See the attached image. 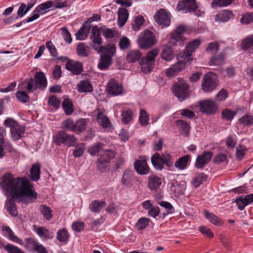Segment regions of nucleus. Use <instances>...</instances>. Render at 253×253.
Listing matches in <instances>:
<instances>
[{
	"instance_id": "1",
	"label": "nucleus",
	"mask_w": 253,
	"mask_h": 253,
	"mask_svg": "<svg viewBox=\"0 0 253 253\" xmlns=\"http://www.w3.org/2000/svg\"><path fill=\"white\" fill-rule=\"evenodd\" d=\"M3 185L10 198L5 202L8 212L13 216L18 215V211L14 200L28 204L36 201L38 193L33 189V186L29 180L24 177L14 178L10 173L4 174L2 177Z\"/></svg>"
},
{
	"instance_id": "2",
	"label": "nucleus",
	"mask_w": 253,
	"mask_h": 253,
	"mask_svg": "<svg viewBox=\"0 0 253 253\" xmlns=\"http://www.w3.org/2000/svg\"><path fill=\"white\" fill-rule=\"evenodd\" d=\"M91 46L92 48L101 53L98 64V68L103 70L109 68L112 62V57L116 51L115 44L110 43L105 46H100L99 48H96L94 46Z\"/></svg>"
},
{
	"instance_id": "3",
	"label": "nucleus",
	"mask_w": 253,
	"mask_h": 253,
	"mask_svg": "<svg viewBox=\"0 0 253 253\" xmlns=\"http://www.w3.org/2000/svg\"><path fill=\"white\" fill-rule=\"evenodd\" d=\"M151 161L152 165L157 170H162L164 165L170 167L173 163L171 156L168 153H162L161 155L156 153L152 155Z\"/></svg>"
},
{
	"instance_id": "4",
	"label": "nucleus",
	"mask_w": 253,
	"mask_h": 253,
	"mask_svg": "<svg viewBox=\"0 0 253 253\" xmlns=\"http://www.w3.org/2000/svg\"><path fill=\"white\" fill-rule=\"evenodd\" d=\"M159 53L158 48H154L149 51L146 56L143 57L140 61L141 71L144 74L150 73L153 69L155 59Z\"/></svg>"
},
{
	"instance_id": "5",
	"label": "nucleus",
	"mask_w": 253,
	"mask_h": 253,
	"mask_svg": "<svg viewBox=\"0 0 253 253\" xmlns=\"http://www.w3.org/2000/svg\"><path fill=\"white\" fill-rule=\"evenodd\" d=\"M54 142L58 145L65 144L68 147L75 146L77 144V139L73 134H68L65 131H58L53 137Z\"/></svg>"
},
{
	"instance_id": "6",
	"label": "nucleus",
	"mask_w": 253,
	"mask_h": 253,
	"mask_svg": "<svg viewBox=\"0 0 253 253\" xmlns=\"http://www.w3.org/2000/svg\"><path fill=\"white\" fill-rule=\"evenodd\" d=\"M171 89L173 94L181 101L189 96V85L183 80L175 82Z\"/></svg>"
},
{
	"instance_id": "7",
	"label": "nucleus",
	"mask_w": 253,
	"mask_h": 253,
	"mask_svg": "<svg viewBox=\"0 0 253 253\" xmlns=\"http://www.w3.org/2000/svg\"><path fill=\"white\" fill-rule=\"evenodd\" d=\"M155 43V36L154 34L149 30L144 31L140 35L138 39L139 46L142 49H148L152 46Z\"/></svg>"
},
{
	"instance_id": "8",
	"label": "nucleus",
	"mask_w": 253,
	"mask_h": 253,
	"mask_svg": "<svg viewBox=\"0 0 253 253\" xmlns=\"http://www.w3.org/2000/svg\"><path fill=\"white\" fill-rule=\"evenodd\" d=\"M186 27L183 25L178 26L175 31L170 35V37L169 41V45H176L177 42H182L185 40L183 36V34L186 32Z\"/></svg>"
},
{
	"instance_id": "9",
	"label": "nucleus",
	"mask_w": 253,
	"mask_h": 253,
	"mask_svg": "<svg viewBox=\"0 0 253 253\" xmlns=\"http://www.w3.org/2000/svg\"><path fill=\"white\" fill-rule=\"evenodd\" d=\"M200 110L201 112L207 114H213L217 110V105L212 99H206L199 103Z\"/></svg>"
},
{
	"instance_id": "10",
	"label": "nucleus",
	"mask_w": 253,
	"mask_h": 253,
	"mask_svg": "<svg viewBox=\"0 0 253 253\" xmlns=\"http://www.w3.org/2000/svg\"><path fill=\"white\" fill-rule=\"evenodd\" d=\"M198 8L196 0H180L179 1L176 9L184 13L195 11Z\"/></svg>"
},
{
	"instance_id": "11",
	"label": "nucleus",
	"mask_w": 253,
	"mask_h": 253,
	"mask_svg": "<svg viewBox=\"0 0 253 253\" xmlns=\"http://www.w3.org/2000/svg\"><path fill=\"white\" fill-rule=\"evenodd\" d=\"M201 44V41L199 39H195L187 45L183 53L180 55V58H183L184 60L188 62L190 59L192 53Z\"/></svg>"
},
{
	"instance_id": "12",
	"label": "nucleus",
	"mask_w": 253,
	"mask_h": 253,
	"mask_svg": "<svg viewBox=\"0 0 253 253\" xmlns=\"http://www.w3.org/2000/svg\"><path fill=\"white\" fill-rule=\"evenodd\" d=\"M154 18L156 22L163 28L168 27L170 25V14L163 9L157 12L154 15Z\"/></svg>"
},
{
	"instance_id": "13",
	"label": "nucleus",
	"mask_w": 253,
	"mask_h": 253,
	"mask_svg": "<svg viewBox=\"0 0 253 253\" xmlns=\"http://www.w3.org/2000/svg\"><path fill=\"white\" fill-rule=\"evenodd\" d=\"M187 62L184 60L183 58L180 59L178 58V62L172 65L169 68L167 69L166 71V75L169 78L174 77L181 70L185 67V64Z\"/></svg>"
},
{
	"instance_id": "14",
	"label": "nucleus",
	"mask_w": 253,
	"mask_h": 253,
	"mask_svg": "<svg viewBox=\"0 0 253 253\" xmlns=\"http://www.w3.org/2000/svg\"><path fill=\"white\" fill-rule=\"evenodd\" d=\"M115 156L113 150H106L103 154L98 158L97 168L99 169H104L107 166V164Z\"/></svg>"
},
{
	"instance_id": "15",
	"label": "nucleus",
	"mask_w": 253,
	"mask_h": 253,
	"mask_svg": "<svg viewBox=\"0 0 253 253\" xmlns=\"http://www.w3.org/2000/svg\"><path fill=\"white\" fill-rule=\"evenodd\" d=\"M213 156L212 152L205 151L202 154L198 156L196 160L195 166L198 169H202L205 167L211 160Z\"/></svg>"
},
{
	"instance_id": "16",
	"label": "nucleus",
	"mask_w": 253,
	"mask_h": 253,
	"mask_svg": "<svg viewBox=\"0 0 253 253\" xmlns=\"http://www.w3.org/2000/svg\"><path fill=\"white\" fill-rule=\"evenodd\" d=\"M47 84V80H29L22 83V89H27L29 92H33L37 89L39 84L45 86Z\"/></svg>"
},
{
	"instance_id": "17",
	"label": "nucleus",
	"mask_w": 253,
	"mask_h": 253,
	"mask_svg": "<svg viewBox=\"0 0 253 253\" xmlns=\"http://www.w3.org/2000/svg\"><path fill=\"white\" fill-rule=\"evenodd\" d=\"M107 89L108 93L113 95H118L123 92L122 84L116 80H111L107 85Z\"/></svg>"
},
{
	"instance_id": "18",
	"label": "nucleus",
	"mask_w": 253,
	"mask_h": 253,
	"mask_svg": "<svg viewBox=\"0 0 253 253\" xmlns=\"http://www.w3.org/2000/svg\"><path fill=\"white\" fill-rule=\"evenodd\" d=\"M66 68L73 74L79 75L83 71V65L78 61L69 60L66 64Z\"/></svg>"
},
{
	"instance_id": "19",
	"label": "nucleus",
	"mask_w": 253,
	"mask_h": 253,
	"mask_svg": "<svg viewBox=\"0 0 253 253\" xmlns=\"http://www.w3.org/2000/svg\"><path fill=\"white\" fill-rule=\"evenodd\" d=\"M136 172L140 175H146L149 173L150 168L145 160H137L134 163Z\"/></svg>"
},
{
	"instance_id": "20",
	"label": "nucleus",
	"mask_w": 253,
	"mask_h": 253,
	"mask_svg": "<svg viewBox=\"0 0 253 253\" xmlns=\"http://www.w3.org/2000/svg\"><path fill=\"white\" fill-rule=\"evenodd\" d=\"M133 171L129 169H126L123 174L121 180V184L126 187H130L133 184Z\"/></svg>"
},
{
	"instance_id": "21",
	"label": "nucleus",
	"mask_w": 253,
	"mask_h": 253,
	"mask_svg": "<svg viewBox=\"0 0 253 253\" xmlns=\"http://www.w3.org/2000/svg\"><path fill=\"white\" fill-rule=\"evenodd\" d=\"M162 183V179L156 175H150L148 177V187L151 190L156 191Z\"/></svg>"
},
{
	"instance_id": "22",
	"label": "nucleus",
	"mask_w": 253,
	"mask_h": 253,
	"mask_svg": "<svg viewBox=\"0 0 253 253\" xmlns=\"http://www.w3.org/2000/svg\"><path fill=\"white\" fill-rule=\"evenodd\" d=\"M253 202V194L247 195L244 198H239L235 201L238 209L240 210H243L246 206L252 203Z\"/></svg>"
},
{
	"instance_id": "23",
	"label": "nucleus",
	"mask_w": 253,
	"mask_h": 253,
	"mask_svg": "<svg viewBox=\"0 0 253 253\" xmlns=\"http://www.w3.org/2000/svg\"><path fill=\"white\" fill-rule=\"evenodd\" d=\"M217 85L216 80H203L201 84L202 89L205 93L212 91Z\"/></svg>"
},
{
	"instance_id": "24",
	"label": "nucleus",
	"mask_w": 253,
	"mask_h": 253,
	"mask_svg": "<svg viewBox=\"0 0 253 253\" xmlns=\"http://www.w3.org/2000/svg\"><path fill=\"white\" fill-rule=\"evenodd\" d=\"M233 15L232 12L228 10H224L220 11L215 16V20L219 22H225L229 20Z\"/></svg>"
},
{
	"instance_id": "25",
	"label": "nucleus",
	"mask_w": 253,
	"mask_h": 253,
	"mask_svg": "<svg viewBox=\"0 0 253 253\" xmlns=\"http://www.w3.org/2000/svg\"><path fill=\"white\" fill-rule=\"evenodd\" d=\"M96 115L97 122L100 126L103 128H107L110 126L109 120L103 113L97 111Z\"/></svg>"
},
{
	"instance_id": "26",
	"label": "nucleus",
	"mask_w": 253,
	"mask_h": 253,
	"mask_svg": "<svg viewBox=\"0 0 253 253\" xmlns=\"http://www.w3.org/2000/svg\"><path fill=\"white\" fill-rule=\"evenodd\" d=\"M118 25L120 27L123 26L126 23L128 16L127 10L124 8H120L118 11Z\"/></svg>"
},
{
	"instance_id": "27",
	"label": "nucleus",
	"mask_w": 253,
	"mask_h": 253,
	"mask_svg": "<svg viewBox=\"0 0 253 253\" xmlns=\"http://www.w3.org/2000/svg\"><path fill=\"white\" fill-rule=\"evenodd\" d=\"M40 169L41 166L40 164L38 163L34 164L32 165L30 170L31 180L37 181L40 179Z\"/></svg>"
},
{
	"instance_id": "28",
	"label": "nucleus",
	"mask_w": 253,
	"mask_h": 253,
	"mask_svg": "<svg viewBox=\"0 0 253 253\" xmlns=\"http://www.w3.org/2000/svg\"><path fill=\"white\" fill-rule=\"evenodd\" d=\"M78 90L80 92H91L93 87L88 80H83L77 85Z\"/></svg>"
},
{
	"instance_id": "29",
	"label": "nucleus",
	"mask_w": 253,
	"mask_h": 253,
	"mask_svg": "<svg viewBox=\"0 0 253 253\" xmlns=\"http://www.w3.org/2000/svg\"><path fill=\"white\" fill-rule=\"evenodd\" d=\"M161 57L163 59L170 61L174 57V54L172 48L169 45H165L163 49Z\"/></svg>"
},
{
	"instance_id": "30",
	"label": "nucleus",
	"mask_w": 253,
	"mask_h": 253,
	"mask_svg": "<svg viewBox=\"0 0 253 253\" xmlns=\"http://www.w3.org/2000/svg\"><path fill=\"white\" fill-rule=\"evenodd\" d=\"M25 127L20 125L10 129L12 137L15 141L21 138L22 135L25 133Z\"/></svg>"
},
{
	"instance_id": "31",
	"label": "nucleus",
	"mask_w": 253,
	"mask_h": 253,
	"mask_svg": "<svg viewBox=\"0 0 253 253\" xmlns=\"http://www.w3.org/2000/svg\"><path fill=\"white\" fill-rule=\"evenodd\" d=\"M141 57V53L139 50H132L127 54L126 60L129 63H134L139 60Z\"/></svg>"
},
{
	"instance_id": "32",
	"label": "nucleus",
	"mask_w": 253,
	"mask_h": 253,
	"mask_svg": "<svg viewBox=\"0 0 253 253\" xmlns=\"http://www.w3.org/2000/svg\"><path fill=\"white\" fill-rule=\"evenodd\" d=\"M90 38L94 43L101 45L102 43V39L100 36V31L96 26H94L92 28Z\"/></svg>"
},
{
	"instance_id": "33",
	"label": "nucleus",
	"mask_w": 253,
	"mask_h": 253,
	"mask_svg": "<svg viewBox=\"0 0 253 253\" xmlns=\"http://www.w3.org/2000/svg\"><path fill=\"white\" fill-rule=\"evenodd\" d=\"M87 125V120L82 118L78 120L75 123L74 132L80 133L85 130Z\"/></svg>"
},
{
	"instance_id": "34",
	"label": "nucleus",
	"mask_w": 253,
	"mask_h": 253,
	"mask_svg": "<svg viewBox=\"0 0 253 253\" xmlns=\"http://www.w3.org/2000/svg\"><path fill=\"white\" fill-rule=\"evenodd\" d=\"M3 230L6 232L8 234V238L10 240L21 245H24L23 241L16 236L9 227L7 226L3 227Z\"/></svg>"
},
{
	"instance_id": "35",
	"label": "nucleus",
	"mask_w": 253,
	"mask_h": 253,
	"mask_svg": "<svg viewBox=\"0 0 253 253\" xmlns=\"http://www.w3.org/2000/svg\"><path fill=\"white\" fill-rule=\"evenodd\" d=\"M77 53L78 55L87 57L88 56L89 48L84 42L79 43L76 47Z\"/></svg>"
},
{
	"instance_id": "36",
	"label": "nucleus",
	"mask_w": 253,
	"mask_h": 253,
	"mask_svg": "<svg viewBox=\"0 0 253 253\" xmlns=\"http://www.w3.org/2000/svg\"><path fill=\"white\" fill-rule=\"evenodd\" d=\"M89 33V28L87 26L83 25L82 27L76 33L77 40L83 41L85 40Z\"/></svg>"
},
{
	"instance_id": "37",
	"label": "nucleus",
	"mask_w": 253,
	"mask_h": 253,
	"mask_svg": "<svg viewBox=\"0 0 253 253\" xmlns=\"http://www.w3.org/2000/svg\"><path fill=\"white\" fill-rule=\"evenodd\" d=\"M106 205V202L103 201L95 200L89 205V209L93 212H97L102 209Z\"/></svg>"
},
{
	"instance_id": "38",
	"label": "nucleus",
	"mask_w": 253,
	"mask_h": 253,
	"mask_svg": "<svg viewBox=\"0 0 253 253\" xmlns=\"http://www.w3.org/2000/svg\"><path fill=\"white\" fill-rule=\"evenodd\" d=\"M190 159L189 155H185L179 158L175 163V167L179 169H184L187 166Z\"/></svg>"
},
{
	"instance_id": "39",
	"label": "nucleus",
	"mask_w": 253,
	"mask_h": 253,
	"mask_svg": "<svg viewBox=\"0 0 253 253\" xmlns=\"http://www.w3.org/2000/svg\"><path fill=\"white\" fill-rule=\"evenodd\" d=\"M225 54L223 52L220 53L215 56H213L210 61L211 65H220L224 63Z\"/></svg>"
},
{
	"instance_id": "40",
	"label": "nucleus",
	"mask_w": 253,
	"mask_h": 253,
	"mask_svg": "<svg viewBox=\"0 0 253 253\" xmlns=\"http://www.w3.org/2000/svg\"><path fill=\"white\" fill-rule=\"evenodd\" d=\"M204 213L206 218L210 222L216 225H219L222 224L221 220L216 215L209 212L206 210L204 211Z\"/></svg>"
},
{
	"instance_id": "41",
	"label": "nucleus",
	"mask_w": 253,
	"mask_h": 253,
	"mask_svg": "<svg viewBox=\"0 0 253 253\" xmlns=\"http://www.w3.org/2000/svg\"><path fill=\"white\" fill-rule=\"evenodd\" d=\"M122 121L124 124H127L132 119L133 113L130 109L124 110L121 112Z\"/></svg>"
},
{
	"instance_id": "42",
	"label": "nucleus",
	"mask_w": 253,
	"mask_h": 253,
	"mask_svg": "<svg viewBox=\"0 0 253 253\" xmlns=\"http://www.w3.org/2000/svg\"><path fill=\"white\" fill-rule=\"evenodd\" d=\"M40 210L43 217L46 220H49L52 218V211L49 207L42 205L40 207Z\"/></svg>"
},
{
	"instance_id": "43",
	"label": "nucleus",
	"mask_w": 253,
	"mask_h": 253,
	"mask_svg": "<svg viewBox=\"0 0 253 253\" xmlns=\"http://www.w3.org/2000/svg\"><path fill=\"white\" fill-rule=\"evenodd\" d=\"M139 120L142 126H145L148 125L149 121V115L145 110L141 109L140 110Z\"/></svg>"
},
{
	"instance_id": "44",
	"label": "nucleus",
	"mask_w": 253,
	"mask_h": 253,
	"mask_svg": "<svg viewBox=\"0 0 253 253\" xmlns=\"http://www.w3.org/2000/svg\"><path fill=\"white\" fill-rule=\"evenodd\" d=\"M234 0H213L211 2L212 7L213 8L218 7L227 6L231 4Z\"/></svg>"
},
{
	"instance_id": "45",
	"label": "nucleus",
	"mask_w": 253,
	"mask_h": 253,
	"mask_svg": "<svg viewBox=\"0 0 253 253\" xmlns=\"http://www.w3.org/2000/svg\"><path fill=\"white\" fill-rule=\"evenodd\" d=\"M62 107L67 115H70L73 112V104L68 99L64 100L62 103Z\"/></svg>"
},
{
	"instance_id": "46",
	"label": "nucleus",
	"mask_w": 253,
	"mask_h": 253,
	"mask_svg": "<svg viewBox=\"0 0 253 253\" xmlns=\"http://www.w3.org/2000/svg\"><path fill=\"white\" fill-rule=\"evenodd\" d=\"M104 145L101 143H98L92 146L89 147L87 150V152L91 156H96L99 151L102 149Z\"/></svg>"
},
{
	"instance_id": "47",
	"label": "nucleus",
	"mask_w": 253,
	"mask_h": 253,
	"mask_svg": "<svg viewBox=\"0 0 253 253\" xmlns=\"http://www.w3.org/2000/svg\"><path fill=\"white\" fill-rule=\"evenodd\" d=\"M253 46V35H250L243 40L241 47L244 50H247Z\"/></svg>"
},
{
	"instance_id": "48",
	"label": "nucleus",
	"mask_w": 253,
	"mask_h": 253,
	"mask_svg": "<svg viewBox=\"0 0 253 253\" xmlns=\"http://www.w3.org/2000/svg\"><path fill=\"white\" fill-rule=\"evenodd\" d=\"M25 248L30 252L35 251L38 243L34 239L32 238H27L25 239Z\"/></svg>"
},
{
	"instance_id": "49",
	"label": "nucleus",
	"mask_w": 253,
	"mask_h": 253,
	"mask_svg": "<svg viewBox=\"0 0 253 253\" xmlns=\"http://www.w3.org/2000/svg\"><path fill=\"white\" fill-rule=\"evenodd\" d=\"M207 179V176L203 173H200L197 175L193 180V183L194 186H199L203 182Z\"/></svg>"
},
{
	"instance_id": "50",
	"label": "nucleus",
	"mask_w": 253,
	"mask_h": 253,
	"mask_svg": "<svg viewBox=\"0 0 253 253\" xmlns=\"http://www.w3.org/2000/svg\"><path fill=\"white\" fill-rule=\"evenodd\" d=\"M149 222V219L146 217H141L138 220V221L136 223V228L138 230H143L148 226Z\"/></svg>"
},
{
	"instance_id": "51",
	"label": "nucleus",
	"mask_w": 253,
	"mask_h": 253,
	"mask_svg": "<svg viewBox=\"0 0 253 253\" xmlns=\"http://www.w3.org/2000/svg\"><path fill=\"white\" fill-rule=\"evenodd\" d=\"M62 126L63 128H66V129L74 132L75 123H74L72 119L69 118L63 122L62 123Z\"/></svg>"
},
{
	"instance_id": "52",
	"label": "nucleus",
	"mask_w": 253,
	"mask_h": 253,
	"mask_svg": "<svg viewBox=\"0 0 253 253\" xmlns=\"http://www.w3.org/2000/svg\"><path fill=\"white\" fill-rule=\"evenodd\" d=\"M176 125L179 128L183 131L185 133L187 134L190 128L189 125L183 120H178L176 122Z\"/></svg>"
},
{
	"instance_id": "53",
	"label": "nucleus",
	"mask_w": 253,
	"mask_h": 253,
	"mask_svg": "<svg viewBox=\"0 0 253 253\" xmlns=\"http://www.w3.org/2000/svg\"><path fill=\"white\" fill-rule=\"evenodd\" d=\"M130 45V42L127 38L123 37L120 38L119 45L121 49H126L129 47Z\"/></svg>"
},
{
	"instance_id": "54",
	"label": "nucleus",
	"mask_w": 253,
	"mask_h": 253,
	"mask_svg": "<svg viewBox=\"0 0 253 253\" xmlns=\"http://www.w3.org/2000/svg\"><path fill=\"white\" fill-rule=\"evenodd\" d=\"M239 122L244 125L250 126L253 124V117L246 114L239 119Z\"/></svg>"
},
{
	"instance_id": "55",
	"label": "nucleus",
	"mask_w": 253,
	"mask_h": 253,
	"mask_svg": "<svg viewBox=\"0 0 253 253\" xmlns=\"http://www.w3.org/2000/svg\"><path fill=\"white\" fill-rule=\"evenodd\" d=\"M69 235L67 231L64 229L57 232V238L60 242H66L68 240Z\"/></svg>"
},
{
	"instance_id": "56",
	"label": "nucleus",
	"mask_w": 253,
	"mask_h": 253,
	"mask_svg": "<svg viewBox=\"0 0 253 253\" xmlns=\"http://www.w3.org/2000/svg\"><path fill=\"white\" fill-rule=\"evenodd\" d=\"M4 248L8 253H24L20 249L11 244H8Z\"/></svg>"
},
{
	"instance_id": "57",
	"label": "nucleus",
	"mask_w": 253,
	"mask_h": 253,
	"mask_svg": "<svg viewBox=\"0 0 253 253\" xmlns=\"http://www.w3.org/2000/svg\"><path fill=\"white\" fill-rule=\"evenodd\" d=\"M85 150V144L81 143L76 146L75 150L73 151V155L75 157H80L83 155Z\"/></svg>"
},
{
	"instance_id": "58",
	"label": "nucleus",
	"mask_w": 253,
	"mask_h": 253,
	"mask_svg": "<svg viewBox=\"0 0 253 253\" xmlns=\"http://www.w3.org/2000/svg\"><path fill=\"white\" fill-rule=\"evenodd\" d=\"M236 112L229 109H225L222 111V118L227 121L232 120Z\"/></svg>"
},
{
	"instance_id": "59",
	"label": "nucleus",
	"mask_w": 253,
	"mask_h": 253,
	"mask_svg": "<svg viewBox=\"0 0 253 253\" xmlns=\"http://www.w3.org/2000/svg\"><path fill=\"white\" fill-rule=\"evenodd\" d=\"M228 96V91L224 89H222L216 95L215 99L216 101H222L225 100Z\"/></svg>"
},
{
	"instance_id": "60",
	"label": "nucleus",
	"mask_w": 253,
	"mask_h": 253,
	"mask_svg": "<svg viewBox=\"0 0 253 253\" xmlns=\"http://www.w3.org/2000/svg\"><path fill=\"white\" fill-rule=\"evenodd\" d=\"M52 5V2L50 0H48L38 5L36 8V11H39V12L41 13V11H44L51 7Z\"/></svg>"
},
{
	"instance_id": "61",
	"label": "nucleus",
	"mask_w": 253,
	"mask_h": 253,
	"mask_svg": "<svg viewBox=\"0 0 253 253\" xmlns=\"http://www.w3.org/2000/svg\"><path fill=\"white\" fill-rule=\"evenodd\" d=\"M144 19L141 16H137L134 19V23L132 25L133 29L134 31L138 30L140 27L143 24Z\"/></svg>"
},
{
	"instance_id": "62",
	"label": "nucleus",
	"mask_w": 253,
	"mask_h": 253,
	"mask_svg": "<svg viewBox=\"0 0 253 253\" xmlns=\"http://www.w3.org/2000/svg\"><path fill=\"white\" fill-rule=\"evenodd\" d=\"M219 49V44L217 42H211L209 43L206 51L211 53H216Z\"/></svg>"
},
{
	"instance_id": "63",
	"label": "nucleus",
	"mask_w": 253,
	"mask_h": 253,
	"mask_svg": "<svg viewBox=\"0 0 253 253\" xmlns=\"http://www.w3.org/2000/svg\"><path fill=\"white\" fill-rule=\"evenodd\" d=\"M243 24H248L253 22V13L247 12L244 14L241 19Z\"/></svg>"
},
{
	"instance_id": "64",
	"label": "nucleus",
	"mask_w": 253,
	"mask_h": 253,
	"mask_svg": "<svg viewBox=\"0 0 253 253\" xmlns=\"http://www.w3.org/2000/svg\"><path fill=\"white\" fill-rule=\"evenodd\" d=\"M247 152V148L245 146L240 145L236 148V156L238 159H243Z\"/></svg>"
}]
</instances>
